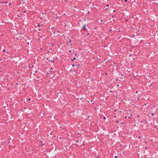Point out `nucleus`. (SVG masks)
Instances as JSON below:
<instances>
[{"label": "nucleus", "mask_w": 158, "mask_h": 158, "mask_svg": "<svg viewBox=\"0 0 158 158\" xmlns=\"http://www.w3.org/2000/svg\"><path fill=\"white\" fill-rule=\"evenodd\" d=\"M24 108H25V109H26L25 107H24Z\"/></svg>", "instance_id": "nucleus-58"}, {"label": "nucleus", "mask_w": 158, "mask_h": 158, "mask_svg": "<svg viewBox=\"0 0 158 158\" xmlns=\"http://www.w3.org/2000/svg\"><path fill=\"white\" fill-rule=\"evenodd\" d=\"M118 158V157L117 156H114V158Z\"/></svg>", "instance_id": "nucleus-13"}, {"label": "nucleus", "mask_w": 158, "mask_h": 158, "mask_svg": "<svg viewBox=\"0 0 158 158\" xmlns=\"http://www.w3.org/2000/svg\"><path fill=\"white\" fill-rule=\"evenodd\" d=\"M50 44H51V45L52 46H53L54 45L53 44H52V43H50Z\"/></svg>", "instance_id": "nucleus-11"}, {"label": "nucleus", "mask_w": 158, "mask_h": 158, "mask_svg": "<svg viewBox=\"0 0 158 158\" xmlns=\"http://www.w3.org/2000/svg\"><path fill=\"white\" fill-rule=\"evenodd\" d=\"M85 27H86L85 25H84L83 26L82 28V29H83V30H86V28Z\"/></svg>", "instance_id": "nucleus-2"}, {"label": "nucleus", "mask_w": 158, "mask_h": 158, "mask_svg": "<svg viewBox=\"0 0 158 158\" xmlns=\"http://www.w3.org/2000/svg\"><path fill=\"white\" fill-rule=\"evenodd\" d=\"M42 14L43 15H44V14H46V13L45 12L44 13H42Z\"/></svg>", "instance_id": "nucleus-18"}, {"label": "nucleus", "mask_w": 158, "mask_h": 158, "mask_svg": "<svg viewBox=\"0 0 158 158\" xmlns=\"http://www.w3.org/2000/svg\"><path fill=\"white\" fill-rule=\"evenodd\" d=\"M75 55L77 56V54H76V53H75Z\"/></svg>", "instance_id": "nucleus-49"}, {"label": "nucleus", "mask_w": 158, "mask_h": 158, "mask_svg": "<svg viewBox=\"0 0 158 158\" xmlns=\"http://www.w3.org/2000/svg\"><path fill=\"white\" fill-rule=\"evenodd\" d=\"M75 65H74V64H73L72 65V66H73V67H74V66H75Z\"/></svg>", "instance_id": "nucleus-26"}, {"label": "nucleus", "mask_w": 158, "mask_h": 158, "mask_svg": "<svg viewBox=\"0 0 158 158\" xmlns=\"http://www.w3.org/2000/svg\"><path fill=\"white\" fill-rule=\"evenodd\" d=\"M57 13H56V16L57 15Z\"/></svg>", "instance_id": "nucleus-48"}, {"label": "nucleus", "mask_w": 158, "mask_h": 158, "mask_svg": "<svg viewBox=\"0 0 158 158\" xmlns=\"http://www.w3.org/2000/svg\"><path fill=\"white\" fill-rule=\"evenodd\" d=\"M28 67L30 68V67L29 66H28Z\"/></svg>", "instance_id": "nucleus-56"}, {"label": "nucleus", "mask_w": 158, "mask_h": 158, "mask_svg": "<svg viewBox=\"0 0 158 158\" xmlns=\"http://www.w3.org/2000/svg\"><path fill=\"white\" fill-rule=\"evenodd\" d=\"M38 30H39V31H40V29H38Z\"/></svg>", "instance_id": "nucleus-44"}, {"label": "nucleus", "mask_w": 158, "mask_h": 158, "mask_svg": "<svg viewBox=\"0 0 158 158\" xmlns=\"http://www.w3.org/2000/svg\"><path fill=\"white\" fill-rule=\"evenodd\" d=\"M45 1H47V0H45Z\"/></svg>", "instance_id": "nucleus-61"}, {"label": "nucleus", "mask_w": 158, "mask_h": 158, "mask_svg": "<svg viewBox=\"0 0 158 158\" xmlns=\"http://www.w3.org/2000/svg\"><path fill=\"white\" fill-rule=\"evenodd\" d=\"M6 52L8 53V51H7V52Z\"/></svg>", "instance_id": "nucleus-52"}, {"label": "nucleus", "mask_w": 158, "mask_h": 158, "mask_svg": "<svg viewBox=\"0 0 158 158\" xmlns=\"http://www.w3.org/2000/svg\"><path fill=\"white\" fill-rule=\"evenodd\" d=\"M124 1L125 2H127V0H124Z\"/></svg>", "instance_id": "nucleus-29"}, {"label": "nucleus", "mask_w": 158, "mask_h": 158, "mask_svg": "<svg viewBox=\"0 0 158 158\" xmlns=\"http://www.w3.org/2000/svg\"><path fill=\"white\" fill-rule=\"evenodd\" d=\"M56 19H59V16H56Z\"/></svg>", "instance_id": "nucleus-14"}, {"label": "nucleus", "mask_w": 158, "mask_h": 158, "mask_svg": "<svg viewBox=\"0 0 158 158\" xmlns=\"http://www.w3.org/2000/svg\"><path fill=\"white\" fill-rule=\"evenodd\" d=\"M20 110H21L22 111H24V110H23V109H22Z\"/></svg>", "instance_id": "nucleus-21"}, {"label": "nucleus", "mask_w": 158, "mask_h": 158, "mask_svg": "<svg viewBox=\"0 0 158 158\" xmlns=\"http://www.w3.org/2000/svg\"><path fill=\"white\" fill-rule=\"evenodd\" d=\"M5 51H6V50L4 49L3 50L2 52H5Z\"/></svg>", "instance_id": "nucleus-16"}, {"label": "nucleus", "mask_w": 158, "mask_h": 158, "mask_svg": "<svg viewBox=\"0 0 158 158\" xmlns=\"http://www.w3.org/2000/svg\"><path fill=\"white\" fill-rule=\"evenodd\" d=\"M121 111H119V113H121Z\"/></svg>", "instance_id": "nucleus-45"}, {"label": "nucleus", "mask_w": 158, "mask_h": 158, "mask_svg": "<svg viewBox=\"0 0 158 158\" xmlns=\"http://www.w3.org/2000/svg\"><path fill=\"white\" fill-rule=\"evenodd\" d=\"M119 86V85H117V86Z\"/></svg>", "instance_id": "nucleus-46"}, {"label": "nucleus", "mask_w": 158, "mask_h": 158, "mask_svg": "<svg viewBox=\"0 0 158 158\" xmlns=\"http://www.w3.org/2000/svg\"><path fill=\"white\" fill-rule=\"evenodd\" d=\"M137 117L138 118V115L137 116Z\"/></svg>", "instance_id": "nucleus-54"}, {"label": "nucleus", "mask_w": 158, "mask_h": 158, "mask_svg": "<svg viewBox=\"0 0 158 158\" xmlns=\"http://www.w3.org/2000/svg\"><path fill=\"white\" fill-rule=\"evenodd\" d=\"M151 114L153 115V114Z\"/></svg>", "instance_id": "nucleus-47"}, {"label": "nucleus", "mask_w": 158, "mask_h": 158, "mask_svg": "<svg viewBox=\"0 0 158 158\" xmlns=\"http://www.w3.org/2000/svg\"><path fill=\"white\" fill-rule=\"evenodd\" d=\"M9 5L10 6L11 5V3H9Z\"/></svg>", "instance_id": "nucleus-34"}, {"label": "nucleus", "mask_w": 158, "mask_h": 158, "mask_svg": "<svg viewBox=\"0 0 158 158\" xmlns=\"http://www.w3.org/2000/svg\"><path fill=\"white\" fill-rule=\"evenodd\" d=\"M139 138H140V136H139Z\"/></svg>", "instance_id": "nucleus-57"}, {"label": "nucleus", "mask_w": 158, "mask_h": 158, "mask_svg": "<svg viewBox=\"0 0 158 158\" xmlns=\"http://www.w3.org/2000/svg\"><path fill=\"white\" fill-rule=\"evenodd\" d=\"M8 3V2H4V1H1L0 2V3H5V4H7V3Z\"/></svg>", "instance_id": "nucleus-3"}, {"label": "nucleus", "mask_w": 158, "mask_h": 158, "mask_svg": "<svg viewBox=\"0 0 158 158\" xmlns=\"http://www.w3.org/2000/svg\"><path fill=\"white\" fill-rule=\"evenodd\" d=\"M58 32L59 33H60V31H59V30H58Z\"/></svg>", "instance_id": "nucleus-39"}, {"label": "nucleus", "mask_w": 158, "mask_h": 158, "mask_svg": "<svg viewBox=\"0 0 158 158\" xmlns=\"http://www.w3.org/2000/svg\"><path fill=\"white\" fill-rule=\"evenodd\" d=\"M22 1H23V0H21Z\"/></svg>", "instance_id": "nucleus-59"}, {"label": "nucleus", "mask_w": 158, "mask_h": 158, "mask_svg": "<svg viewBox=\"0 0 158 158\" xmlns=\"http://www.w3.org/2000/svg\"><path fill=\"white\" fill-rule=\"evenodd\" d=\"M134 79H135L136 78V77L135 76H134Z\"/></svg>", "instance_id": "nucleus-22"}, {"label": "nucleus", "mask_w": 158, "mask_h": 158, "mask_svg": "<svg viewBox=\"0 0 158 158\" xmlns=\"http://www.w3.org/2000/svg\"><path fill=\"white\" fill-rule=\"evenodd\" d=\"M50 69H51V70H53V69L52 67H51V68H50Z\"/></svg>", "instance_id": "nucleus-25"}, {"label": "nucleus", "mask_w": 158, "mask_h": 158, "mask_svg": "<svg viewBox=\"0 0 158 158\" xmlns=\"http://www.w3.org/2000/svg\"><path fill=\"white\" fill-rule=\"evenodd\" d=\"M112 31V30L110 29V30L109 31V32H110V31Z\"/></svg>", "instance_id": "nucleus-30"}, {"label": "nucleus", "mask_w": 158, "mask_h": 158, "mask_svg": "<svg viewBox=\"0 0 158 158\" xmlns=\"http://www.w3.org/2000/svg\"><path fill=\"white\" fill-rule=\"evenodd\" d=\"M40 143H41L40 145L42 146H43L44 145V144L42 143V141H40Z\"/></svg>", "instance_id": "nucleus-4"}, {"label": "nucleus", "mask_w": 158, "mask_h": 158, "mask_svg": "<svg viewBox=\"0 0 158 158\" xmlns=\"http://www.w3.org/2000/svg\"><path fill=\"white\" fill-rule=\"evenodd\" d=\"M90 13V12L89 11L88 12V13Z\"/></svg>", "instance_id": "nucleus-51"}, {"label": "nucleus", "mask_w": 158, "mask_h": 158, "mask_svg": "<svg viewBox=\"0 0 158 158\" xmlns=\"http://www.w3.org/2000/svg\"><path fill=\"white\" fill-rule=\"evenodd\" d=\"M121 76H122V77L123 76V75L122 74H121Z\"/></svg>", "instance_id": "nucleus-35"}, {"label": "nucleus", "mask_w": 158, "mask_h": 158, "mask_svg": "<svg viewBox=\"0 0 158 158\" xmlns=\"http://www.w3.org/2000/svg\"><path fill=\"white\" fill-rule=\"evenodd\" d=\"M50 73H51V74H52V71H51V70H50Z\"/></svg>", "instance_id": "nucleus-31"}, {"label": "nucleus", "mask_w": 158, "mask_h": 158, "mask_svg": "<svg viewBox=\"0 0 158 158\" xmlns=\"http://www.w3.org/2000/svg\"><path fill=\"white\" fill-rule=\"evenodd\" d=\"M115 80H116V81H118V78H116L115 79Z\"/></svg>", "instance_id": "nucleus-15"}, {"label": "nucleus", "mask_w": 158, "mask_h": 158, "mask_svg": "<svg viewBox=\"0 0 158 158\" xmlns=\"http://www.w3.org/2000/svg\"><path fill=\"white\" fill-rule=\"evenodd\" d=\"M115 12V10H113V12Z\"/></svg>", "instance_id": "nucleus-32"}, {"label": "nucleus", "mask_w": 158, "mask_h": 158, "mask_svg": "<svg viewBox=\"0 0 158 158\" xmlns=\"http://www.w3.org/2000/svg\"><path fill=\"white\" fill-rule=\"evenodd\" d=\"M110 93H112V91L111 90H110Z\"/></svg>", "instance_id": "nucleus-37"}, {"label": "nucleus", "mask_w": 158, "mask_h": 158, "mask_svg": "<svg viewBox=\"0 0 158 158\" xmlns=\"http://www.w3.org/2000/svg\"><path fill=\"white\" fill-rule=\"evenodd\" d=\"M1 59H0V61H1Z\"/></svg>", "instance_id": "nucleus-60"}, {"label": "nucleus", "mask_w": 158, "mask_h": 158, "mask_svg": "<svg viewBox=\"0 0 158 158\" xmlns=\"http://www.w3.org/2000/svg\"><path fill=\"white\" fill-rule=\"evenodd\" d=\"M28 101H30V100H31V98H28Z\"/></svg>", "instance_id": "nucleus-27"}, {"label": "nucleus", "mask_w": 158, "mask_h": 158, "mask_svg": "<svg viewBox=\"0 0 158 158\" xmlns=\"http://www.w3.org/2000/svg\"><path fill=\"white\" fill-rule=\"evenodd\" d=\"M100 22H102V20H101L100 21Z\"/></svg>", "instance_id": "nucleus-42"}, {"label": "nucleus", "mask_w": 158, "mask_h": 158, "mask_svg": "<svg viewBox=\"0 0 158 158\" xmlns=\"http://www.w3.org/2000/svg\"><path fill=\"white\" fill-rule=\"evenodd\" d=\"M76 58H75V57H74V58H73V59H72V61H73V60H76Z\"/></svg>", "instance_id": "nucleus-8"}, {"label": "nucleus", "mask_w": 158, "mask_h": 158, "mask_svg": "<svg viewBox=\"0 0 158 158\" xmlns=\"http://www.w3.org/2000/svg\"><path fill=\"white\" fill-rule=\"evenodd\" d=\"M110 16H111L112 17V18H113L114 16V15H111V14H110Z\"/></svg>", "instance_id": "nucleus-10"}, {"label": "nucleus", "mask_w": 158, "mask_h": 158, "mask_svg": "<svg viewBox=\"0 0 158 158\" xmlns=\"http://www.w3.org/2000/svg\"><path fill=\"white\" fill-rule=\"evenodd\" d=\"M27 11L26 10H25L23 11L24 13H26V12Z\"/></svg>", "instance_id": "nucleus-17"}, {"label": "nucleus", "mask_w": 158, "mask_h": 158, "mask_svg": "<svg viewBox=\"0 0 158 158\" xmlns=\"http://www.w3.org/2000/svg\"><path fill=\"white\" fill-rule=\"evenodd\" d=\"M80 64H78L77 65V67L78 68Z\"/></svg>", "instance_id": "nucleus-9"}, {"label": "nucleus", "mask_w": 158, "mask_h": 158, "mask_svg": "<svg viewBox=\"0 0 158 158\" xmlns=\"http://www.w3.org/2000/svg\"><path fill=\"white\" fill-rule=\"evenodd\" d=\"M37 70H35V73H37Z\"/></svg>", "instance_id": "nucleus-33"}, {"label": "nucleus", "mask_w": 158, "mask_h": 158, "mask_svg": "<svg viewBox=\"0 0 158 158\" xmlns=\"http://www.w3.org/2000/svg\"><path fill=\"white\" fill-rule=\"evenodd\" d=\"M117 111V109H115L114 111L115 112H116Z\"/></svg>", "instance_id": "nucleus-28"}, {"label": "nucleus", "mask_w": 158, "mask_h": 158, "mask_svg": "<svg viewBox=\"0 0 158 158\" xmlns=\"http://www.w3.org/2000/svg\"><path fill=\"white\" fill-rule=\"evenodd\" d=\"M72 52V51L71 50H69V52L71 53Z\"/></svg>", "instance_id": "nucleus-24"}, {"label": "nucleus", "mask_w": 158, "mask_h": 158, "mask_svg": "<svg viewBox=\"0 0 158 158\" xmlns=\"http://www.w3.org/2000/svg\"><path fill=\"white\" fill-rule=\"evenodd\" d=\"M130 116H132V115L131 114V115H130Z\"/></svg>", "instance_id": "nucleus-55"}, {"label": "nucleus", "mask_w": 158, "mask_h": 158, "mask_svg": "<svg viewBox=\"0 0 158 158\" xmlns=\"http://www.w3.org/2000/svg\"><path fill=\"white\" fill-rule=\"evenodd\" d=\"M72 40L71 39H69V43H70V45H72V44L71 43V42Z\"/></svg>", "instance_id": "nucleus-6"}, {"label": "nucleus", "mask_w": 158, "mask_h": 158, "mask_svg": "<svg viewBox=\"0 0 158 158\" xmlns=\"http://www.w3.org/2000/svg\"><path fill=\"white\" fill-rule=\"evenodd\" d=\"M49 52H51L50 51H48V50L47 51V53H49Z\"/></svg>", "instance_id": "nucleus-12"}, {"label": "nucleus", "mask_w": 158, "mask_h": 158, "mask_svg": "<svg viewBox=\"0 0 158 158\" xmlns=\"http://www.w3.org/2000/svg\"><path fill=\"white\" fill-rule=\"evenodd\" d=\"M48 58H47V60H48Z\"/></svg>", "instance_id": "nucleus-53"}, {"label": "nucleus", "mask_w": 158, "mask_h": 158, "mask_svg": "<svg viewBox=\"0 0 158 158\" xmlns=\"http://www.w3.org/2000/svg\"><path fill=\"white\" fill-rule=\"evenodd\" d=\"M27 44H29V43H28V42L27 43Z\"/></svg>", "instance_id": "nucleus-41"}, {"label": "nucleus", "mask_w": 158, "mask_h": 158, "mask_svg": "<svg viewBox=\"0 0 158 158\" xmlns=\"http://www.w3.org/2000/svg\"><path fill=\"white\" fill-rule=\"evenodd\" d=\"M121 124H123V122H121Z\"/></svg>", "instance_id": "nucleus-38"}, {"label": "nucleus", "mask_w": 158, "mask_h": 158, "mask_svg": "<svg viewBox=\"0 0 158 158\" xmlns=\"http://www.w3.org/2000/svg\"><path fill=\"white\" fill-rule=\"evenodd\" d=\"M103 118L104 119H106V118L105 117H104Z\"/></svg>", "instance_id": "nucleus-19"}, {"label": "nucleus", "mask_w": 158, "mask_h": 158, "mask_svg": "<svg viewBox=\"0 0 158 158\" xmlns=\"http://www.w3.org/2000/svg\"><path fill=\"white\" fill-rule=\"evenodd\" d=\"M89 35V33H88L87 34V36H88V35Z\"/></svg>", "instance_id": "nucleus-20"}, {"label": "nucleus", "mask_w": 158, "mask_h": 158, "mask_svg": "<svg viewBox=\"0 0 158 158\" xmlns=\"http://www.w3.org/2000/svg\"><path fill=\"white\" fill-rule=\"evenodd\" d=\"M80 100H81V101H82L83 102H84L85 99L83 97L81 98H80Z\"/></svg>", "instance_id": "nucleus-1"}, {"label": "nucleus", "mask_w": 158, "mask_h": 158, "mask_svg": "<svg viewBox=\"0 0 158 158\" xmlns=\"http://www.w3.org/2000/svg\"><path fill=\"white\" fill-rule=\"evenodd\" d=\"M78 142V140H77L76 141V143H77V142Z\"/></svg>", "instance_id": "nucleus-23"}, {"label": "nucleus", "mask_w": 158, "mask_h": 158, "mask_svg": "<svg viewBox=\"0 0 158 158\" xmlns=\"http://www.w3.org/2000/svg\"><path fill=\"white\" fill-rule=\"evenodd\" d=\"M48 61L50 62V61H51L52 62H53V63H54V60H48Z\"/></svg>", "instance_id": "nucleus-7"}, {"label": "nucleus", "mask_w": 158, "mask_h": 158, "mask_svg": "<svg viewBox=\"0 0 158 158\" xmlns=\"http://www.w3.org/2000/svg\"><path fill=\"white\" fill-rule=\"evenodd\" d=\"M136 93H137V91H136Z\"/></svg>", "instance_id": "nucleus-50"}, {"label": "nucleus", "mask_w": 158, "mask_h": 158, "mask_svg": "<svg viewBox=\"0 0 158 158\" xmlns=\"http://www.w3.org/2000/svg\"><path fill=\"white\" fill-rule=\"evenodd\" d=\"M116 123H118V120H117L116 121Z\"/></svg>", "instance_id": "nucleus-36"}, {"label": "nucleus", "mask_w": 158, "mask_h": 158, "mask_svg": "<svg viewBox=\"0 0 158 158\" xmlns=\"http://www.w3.org/2000/svg\"><path fill=\"white\" fill-rule=\"evenodd\" d=\"M40 19H42V17H40Z\"/></svg>", "instance_id": "nucleus-43"}, {"label": "nucleus", "mask_w": 158, "mask_h": 158, "mask_svg": "<svg viewBox=\"0 0 158 158\" xmlns=\"http://www.w3.org/2000/svg\"><path fill=\"white\" fill-rule=\"evenodd\" d=\"M42 25H40V23H37V26L39 27H40V26H41Z\"/></svg>", "instance_id": "nucleus-5"}, {"label": "nucleus", "mask_w": 158, "mask_h": 158, "mask_svg": "<svg viewBox=\"0 0 158 158\" xmlns=\"http://www.w3.org/2000/svg\"><path fill=\"white\" fill-rule=\"evenodd\" d=\"M106 6H109V5H108V4H107V5H106Z\"/></svg>", "instance_id": "nucleus-40"}]
</instances>
